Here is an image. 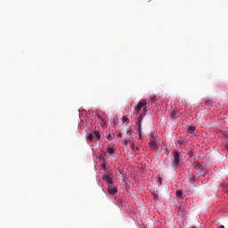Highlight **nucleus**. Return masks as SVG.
Instances as JSON below:
<instances>
[{
  "label": "nucleus",
  "instance_id": "f257e3e1",
  "mask_svg": "<svg viewBox=\"0 0 228 228\" xmlns=\"http://www.w3.org/2000/svg\"><path fill=\"white\" fill-rule=\"evenodd\" d=\"M171 165L174 167V168H177V167L181 165V153L175 150L173 151V159L171 161Z\"/></svg>",
  "mask_w": 228,
  "mask_h": 228
},
{
  "label": "nucleus",
  "instance_id": "f03ea898",
  "mask_svg": "<svg viewBox=\"0 0 228 228\" xmlns=\"http://www.w3.org/2000/svg\"><path fill=\"white\" fill-rule=\"evenodd\" d=\"M133 141V131L131 130H126V135H125V147H127L129 143H132Z\"/></svg>",
  "mask_w": 228,
  "mask_h": 228
},
{
  "label": "nucleus",
  "instance_id": "7ed1b4c3",
  "mask_svg": "<svg viewBox=\"0 0 228 228\" xmlns=\"http://www.w3.org/2000/svg\"><path fill=\"white\" fill-rule=\"evenodd\" d=\"M144 106H147V102L145 100H142L137 105H135L134 109V114L138 115L140 111H142V108H144Z\"/></svg>",
  "mask_w": 228,
  "mask_h": 228
},
{
  "label": "nucleus",
  "instance_id": "20e7f679",
  "mask_svg": "<svg viewBox=\"0 0 228 228\" xmlns=\"http://www.w3.org/2000/svg\"><path fill=\"white\" fill-rule=\"evenodd\" d=\"M142 120H143V114H140V116L135 120V126H136L137 133L142 132Z\"/></svg>",
  "mask_w": 228,
  "mask_h": 228
},
{
  "label": "nucleus",
  "instance_id": "39448f33",
  "mask_svg": "<svg viewBox=\"0 0 228 228\" xmlns=\"http://www.w3.org/2000/svg\"><path fill=\"white\" fill-rule=\"evenodd\" d=\"M102 179L106 182L107 186H110V184H113V178L110 176V175H103L102 176Z\"/></svg>",
  "mask_w": 228,
  "mask_h": 228
},
{
  "label": "nucleus",
  "instance_id": "423d86ee",
  "mask_svg": "<svg viewBox=\"0 0 228 228\" xmlns=\"http://www.w3.org/2000/svg\"><path fill=\"white\" fill-rule=\"evenodd\" d=\"M108 193H110V195H117V193H118V189H117V187H112L111 185H109Z\"/></svg>",
  "mask_w": 228,
  "mask_h": 228
},
{
  "label": "nucleus",
  "instance_id": "0eeeda50",
  "mask_svg": "<svg viewBox=\"0 0 228 228\" xmlns=\"http://www.w3.org/2000/svg\"><path fill=\"white\" fill-rule=\"evenodd\" d=\"M196 130H197V126H191L188 127L187 133H189L190 134H193Z\"/></svg>",
  "mask_w": 228,
  "mask_h": 228
},
{
  "label": "nucleus",
  "instance_id": "6e6552de",
  "mask_svg": "<svg viewBox=\"0 0 228 228\" xmlns=\"http://www.w3.org/2000/svg\"><path fill=\"white\" fill-rule=\"evenodd\" d=\"M170 115L174 120H177V118H179V113L175 110L171 111Z\"/></svg>",
  "mask_w": 228,
  "mask_h": 228
},
{
  "label": "nucleus",
  "instance_id": "1a4fd4ad",
  "mask_svg": "<svg viewBox=\"0 0 228 228\" xmlns=\"http://www.w3.org/2000/svg\"><path fill=\"white\" fill-rule=\"evenodd\" d=\"M149 145L151 149H158V142L154 140L150 141Z\"/></svg>",
  "mask_w": 228,
  "mask_h": 228
},
{
  "label": "nucleus",
  "instance_id": "9d476101",
  "mask_svg": "<svg viewBox=\"0 0 228 228\" xmlns=\"http://www.w3.org/2000/svg\"><path fill=\"white\" fill-rule=\"evenodd\" d=\"M196 182H197V177L195 175H191V176L189 178L190 184H193Z\"/></svg>",
  "mask_w": 228,
  "mask_h": 228
},
{
  "label": "nucleus",
  "instance_id": "9b49d317",
  "mask_svg": "<svg viewBox=\"0 0 228 228\" xmlns=\"http://www.w3.org/2000/svg\"><path fill=\"white\" fill-rule=\"evenodd\" d=\"M93 135L94 138H96L97 140H101V134H99V131H94L93 132Z\"/></svg>",
  "mask_w": 228,
  "mask_h": 228
},
{
  "label": "nucleus",
  "instance_id": "f8f14e48",
  "mask_svg": "<svg viewBox=\"0 0 228 228\" xmlns=\"http://www.w3.org/2000/svg\"><path fill=\"white\" fill-rule=\"evenodd\" d=\"M121 122L123 124H126V126H127V124H129V118H127V117L124 116L121 119Z\"/></svg>",
  "mask_w": 228,
  "mask_h": 228
},
{
  "label": "nucleus",
  "instance_id": "ddd939ff",
  "mask_svg": "<svg viewBox=\"0 0 228 228\" xmlns=\"http://www.w3.org/2000/svg\"><path fill=\"white\" fill-rule=\"evenodd\" d=\"M130 144L131 149L133 151H138V147L134 144V142L132 141V142H128Z\"/></svg>",
  "mask_w": 228,
  "mask_h": 228
},
{
  "label": "nucleus",
  "instance_id": "4468645a",
  "mask_svg": "<svg viewBox=\"0 0 228 228\" xmlns=\"http://www.w3.org/2000/svg\"><path fill=\"white\" fill-rule=\"evenodd\" d=\"M107 152H108L109 154H115V149H114L113 147H109V148L107 149Z\"/></svg>",
  "mask_w": 228,
  "mask_h": 228
},
{
  "label": "nucleus",
  "instance_id": "2eb2a0df",
  "mask_svg": "<svg viewBox=\"0 0 228 228\" xmlns=\"http://www.w3.org/2000/svg\"><path fill=\"white\" fill-rule=\"evenodd\" d=\"M94 134H89L88 136H87V140H88V142H92L93 140H94Z\"/></svg>",
  "mask_w": 228,
  "mask_h": 228
},
{
  "label": "nucleus",
  "instance_id": "dca6fc26",
  "mask_svg": "<svg viewBox=\"0 0 228 228\" xmlns=\"http://www.w3.org/2000/svg\"><path fill=\"white\" fill-rule=\"evenodd\" d=\"M107 163L106 162H103L102 164V170H108V167H107Z\"/></svg>",
  "mask_w": 228,
  "mask_h": 228
},
{
  "label": "nucleus",
  "instance_id": "f3484780",
  "mask_svg": "<svg viewBox=\"0 0 228 228\" xmlns=\"http://www.w3.org/2000/svg\"><path fill=\"white\" fill-rule=\"evenodd\" d=\"M181 195H183V191L177 190L176 191V197H181Z\"/></svg>",
  "mask_w": 228,
  "mask_h": 228
},
{
  "label": "nucleus",
  "instance_id": "a211bd4d",
  "mask_svg": "<svg viewBox=\"0 0 228 228\" xmlns=\"http://www.w3.org/2000/svg\"><path fill=\"white\" fill-rule=\"evenodd\" d=\"M151 102H156V101H158V98H156V96H151Z\"/></svg>",
  "mask_w": 228,
  "mask_h": 228
},
{
  "label": "nucleus",
  "instance_id": "6ab92c4d",
  "mask_svg": "<svg viewBox=\"0 0 228 228\" xmlns=\"http://www.w3.org/2000/svg\"><path fill=\"white\" fill-rule=\"evenodd\" d=\"M188 154H189L190 158H193V156H195V154L191 151H189Z\"/></svg>",
  "mask_w": 228,
  "mask_h": 228
},
{
  "label": "nucleus",
  "instance_id": "aec40b11",
  "mask_svg": "<svg viewBox=\"0 0 228 228\" xmlns=\"http://www.w3.org/2000/svg\"><path fill=\"white\" fill-rule=\"evenodd\" d=\"M137 134H138V139L142 140V132H137Z\"/></svg>",
  "mask_w": 228,
  "mask_h": 228
},
{
  "label": "nucleus",
  "instance_id": "412c9836",
  "mask_svg": "<svg viewBox=\"0 0 228 228\" xmlns=\"http://www.w3.org/2000/svg\"><path fill=\"white\" fill-rule=\"evenodd\" d=\"M152 195H153L154 200H158V198H159L158 194L153 192Z\"/></svg>",
  "mask_w": 228,
  "mask_h": 228
},
{
  "label": "nucleus",
  "instance_id": "4be33fe9",
  "mask_svg": "<svg viewBox=\"0 0 228 228\" xmlns=\"http://www.w3.org/2000/svg\"><path fill=\"white\" fill-rule=\"evenodd\" d=\"M205 103L207 104V106H211V100L206 101Z\"/></svg>",
  "mask_w": 228,
  "mask_h": 228
},
{
  "label": "nucleus",
  "instance_id": "5701e85b",
  "mask_svg": "<svg viewBox=\"0 0 228 228\" xmlns=\"http://www.w3.org/2000/svg\"><path fill=\"white\" fill-rule=\"evenodd\" d=\"M113 138H115V136H111V134H109V135L107 136V139H108V140H113Z\"/></svg>",
  "mask_w": 228,
  "mask_h": 228
},
{
  "label": "nucleus",
  "instance_id": "b1692460",
  "mask_svg": "<svg viewBox=\"0 0 228 228\" xmlns=\"http://www.w3.org/2000/svg\"><path fill=\"white\" fill-rule=\"evenodd\" d=\"M143 108V111H144V113H147V105H145L144 107H142Z\"/></svg>",
  "mask_w": 228,
  "mask_h": 228
},
{
  "label": "nucleus",
  "instance_id": "393cba45",
  "mask_svg": "<svg viewBox=\"0 0 228 228\" xmlns=\"http://www.w3.org/2000/svg\"><path fill=\"white\" fill-rule=\"evenodd\" d=\"M118 138H122V133H118Z\"/></svg>",
  "mask_w": 228,
  "mask_h": 228
},
{
  "label": "nucleus",
  "instance_id": "a878e982",
  "mask_svg": "<svg viewBox=\"0 0 228 228\" xmlns=\"http://www.w3.org/2000/svg\"><path fill=\"white\" fill-rule=\"evenodd\" d=\"M161 181H163L161 178H159L158 183L159 184H161Z\"/></svg>",
  "mask_w": 228,
  "mask_h": 228
},
{
  "label": "nucleus",
  "instance_id": "bb28decb",
  "mask_svg": "<svg viewBox=\"0 0 228 228\" xmlns=\"http://www.w3.org/2000/svg\"><path fill=\"white\" fill-rule=\"evenodd\" d=\"M166 156H168V150H165Z\"/></svg>",
  "mask_w": 228,
  "mask_h": 228
},
{
  "label": "nucleus",
  "instance_id": "cd10ccee",
  "mask_svg": "<svg viewBox=\"0 0 228 228\" xmlns=\"http://www.w3.org/2000/svg\"><path fill=\"white\" fill-rule=\"evenodd\" d=\"M196 167H199V164L196 165Z\"/></svg>",
  "mask_w": 228,
  "mask_h": 228
}]
</instances>
